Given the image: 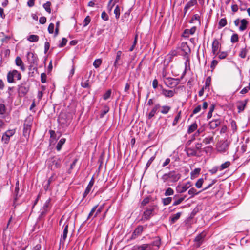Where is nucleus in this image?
Instances as JSON below:
<instances>
[{
  "label": "nucleus",
  "mask_w": 250,
  "mask_h": 250,
  "mask_svg": "<svg viewBox=\"0 0 250 250\" xmlns=\"http://www.w3.org/2000/svg\"><path fill=\"white\" fill-rule=\"evenodd\" d=\"M190 53V49L186 42H183L179 46L177 47V51H173V56L179 54L187 56Z\"/></svg>",
  "instance_id": "f257e3e1"
},
{
  "label": "nucleus",
  "mask_w": 250,
  "mask_h": 250,
  "mask_svg": "<svg viewBox=\"0 0 250 250\" xmlns=\"http://www.w3.org/2000/svg\"><path fill=\"white\" fill-rule=\"evenodd\" d=\"M32 121L33 119L31 117H28L25 119L23 125V135L26 139L29 137L31 132Z\"/></svg>",
  "instance_id": "f03ea898"
},
{
  "label": "nucleus",
  "mask_w": 250,
  "mask_h": 250,
  "mask_svg": "<svg viewBox=\"0 0 250 250\" xmlns=\"http://www.w3.org/2000/svg\"><path fill=\"white\" fill-rule=\"evenodd\" d=\"M21 74L17 70H16L9 71L7 75V82L9 83H14L15 79H17V80H20L21 79Z\"/></svg>",
  "instance_id": "7ed1b4c3"
},
{
  "label": "nucleus",
  "mask_w": 250,
  "mask_h": 250,
  "mask_svg": "<svg viewBox=\"0 0 250 250\" xmlns=\"http://www.w3.org/2000/svg\"><path fill=\"white\" fill-rule=\"evenodd\" d=\"M229 145V142L227 140L221 141L217 145V151L221 153L224 154L227 152Z\"/></svg>",
  "instance_id": "20e7f679"
},
{
  "label": "nucleus",
  "mask_w": 250,
  "mask_h": 250,
  "mask_svg": "<svg viewBox=\"0 0 250 250\" xmlns=\"http://www.w3.org/2000/svg\"><path fill=\"white\" fill-rule=\"evenodd\" d=\"M29 89V85L27 83H22L18 87V93L20 96H25Z\"/></svg>",
  "instance_id": "39448f33"
},
{
  "label": "nucleus",
  "mask_w": 250,
  "mask_h": 250,
  "mask_svg": "<svg viewBox=\"0 0 250 250\" xmlns=\"http://www.w3.org/2000/svg\"><path fill=\"white\" fill-rule=\"evenodd\" d=\"M155 208L154 206H151L149 208H147L146 210L144 211L143 219V220H148L154 214V211Z\"/></svg>",
  "instance_id": "423d86ee"
},
{
  "label": "nucleus",
  "mask_w": 250,
  "mask_h": 250,
  "mask_svg": "<svg viewBox=\"0 0 250 250\" xmlns=\"http://www.w3.org/2000/svg\"><path fill=\"white\" fill-rule=\"evenodd\" d=\"M131 250H154L152 246L147 244L134 246Z\"/></svg>",
  "instance_id": "0eeeda50"
},
{
  "label": "nucleus",
  "mask_w": 250,
  "mask_h": 250,
  "mask_svg": "<svg viewBox=\"0 0 250 250\" xmlns=\"http://www.w3.org/2000/svg\"><path fill=\"white\" fill-rule=\"evenodd\" d=\"M15 134L14 130H9L7 131L2 136V141L5 144H8L10 140L11 136H12Z\"/></svg>",
  "instance_id": "6e6552de"
},
{
  "label": "nucleus",
  "mask_w": 250,
  "mask_h": 250,
  "mask_svg": "<svg viewBox=\"0 0 250 250\" xmlns=\"http://www.w3.org/2000/svg\"><path fill=\"white\" fill-rule=\"evenodd\" d=\"M50 165L51 166V169L54 166V168H58L61 167V159L57 157H53L49 160Z\"/></svg>",
  "instance_id": "1a4fd4ad"
},
{
  "label": "nucleus",
  "mask_w": 250,
  "mask_h": 250,
  "mask_svg": "<svg viewBox=\"0 0 250 250\" xmlns=\"http://www.w3.org/2000/svg\"><path fill=\"white\" fill-rule=\"evenodd\" d=\"M206 235L205 232H202L199 234L195 239V245L197 247L200 246L204 240V238Z\"/></svg>",
  "instance_id": "9d476101"
},
{
  "label": "nucleus",
  "mask_w": 250,
  "mask_h": 250,
  "mask_svg": "<svg viewBox=\"0 0 250 250\" xmlns=\"http://www.w3.org/2000/svg\"><path fill=\"white\" fill-rule=\"evenodd\" d=\"M220 46V43L219 41L215 39L212 44V53L213 55L214 56V58H215L217 54V51L219 48Z\"/></svg>",
  "instance_id": "9b49d317"
},
{
  "label": "nucleus",
  "mask_w": 250,
  "mask_h": 250,
  "mask_svg": "<svg viewBox=\"0 0 250 250\" xmlns=\"http://www.w3.org/2000/svg\"><path fill=\"white\" fill-rule=\"evenodd\" d=\"M221 121L220 119H215L208 123V126L211 129H214L221 125Z\"/></svg>",
  "instance_id": "f8f14e48"
},
{
  "label": "nucleus",
  "mask_w": 250,
  "mask_h": 250,
  "mask_svg": "<svg viewBox=\"0 0 250 250\" xmlns=\"http://www.w3.org/2000/svg\"><path fill=\"white\" fill-rule=\"evenodd\" d=\"M162 179L164 182L167 183L169 185V183L172 181V172H169L164 174L162 177Z\"/></svg>",
  "instance_id": "ddd939ff"
},
{
  "label": "nucleus",
  "mask_w": 250,
  "mask_h": 250,
  "mask_svg": "<svg viewBox=\"0 0 250 250\" xmlns=\"http://www.w3.org/2000/svg\"><path fill=\"white\" fill-rule=\"evenodd\" d=\"M14 195L15 196L14 205L16 204V202L17 199L21 196V194H19V182L17 181L16 183L15 188L14 192Z\"/></svg>",
  "instance_id": "4468645a"
},
{
  "label": "nucleus",
  "mask_w": 250,
  "mask_h": 250,
  "mask_svg": "<svg viewBox=\"0 0 250 250\" xmlns=\"http://www.w3.org/2000/svg\"><path fill=\"white\" fill-rule=\"evenodd\" d=\"M143 229L144 227L142 226H138V227L136 228V229L133 232L131 238L135 239L136 238H137L139 235H140L142 233L143 230Z\"/></svg>",
  "instance_id": "2eb2a0df"
},
{
  "label": "nucleus",
  "mask_w": 250,
  "mask_h": 250,
  "mask_svg": "<svg viewBox=\"0 0 250 250\" xmlns=\"http://www.w3.org/2000/svg\"><path fill=\"white\" fill-rule=\"evenodd\" d=\"M94 183V180L93 178H92L91 179V180L90 181V182H89V184H88L87 188H86L85 191L83 193V198H85L87 195V194L89 193L92 186H93Z\"/></svg>",
  "instance_id": "dca6fc26"
},
{
  "label": "nucleus",
  "mask_w": 250,
  "mask_h": 250,
  "mask_svg": "<svg viewBox=\"0 0 250 250\" xmlns=\"http://www.w3.org/2000/svg\"><path fill=\"white\" fill-rule=\"evenodd\" d=\"M149 244L151 245L152 248L154 249V250H155V249H158L159 247L161 244V240L160 238L156 237L154 239V241L152 243Z\"/></svg>",
  "instance_id": "f3484780"
},
{
  "label": "nucleus",
  "mask_w": 250,
  "mask_h": 250,
  "mask_svg": "<svg viewBox=\"0 0 250 250\" xmlns=\"http://www.w3.org/2000/svg\"><path fill=\"white\" fill-rule=\"evenodd\" d=\"M247 100H245L243 101H240L238 103V104L237 105V108L238 110V112H241L243 111L247 104Z\"/></svg>",
  "instance_id": "a211bd4d"
},
{
  "label": "nucleus",
  "mask_w": 250,
  "mask_h": 250,
  "mask_svg": "<svg viewBox=\"0 0 250 250\" xmlns=\"http://www.w3.org/2000/svg\"><path fill=\"white\" fill-rule=\"evenodd\" d=\"M186 151L188 156H195L197 154V150L194 147H187Z\"/></svg>",
  "instance_id": "6ab92c4d"
},
{
  "label": "nucleus",
  "mask_w": 250,
  "mask_h": 250,
  "mask_svg": "<svg viewBox=\"0 0 250 250\" xmlns=\"http://www.w3.org/2000/svg\"><path fill=\"white\" fill-rule=\"evenodd\" d=\"M27 58L30 63H34L36 62V57L32 52H28L27 55Z\"/></svg>",
  "instance_id": "aec40b11"
},
{
  "label": "nucleus",
  "mask_w": 250,
  "mask_h": 250,
  "mask_svg": "<svg viewBox=\"0 0 250 250\" xmlns=\"http://www.w3.org/2000/svg\"><path fill=\"white\" fill-rule=\"evenodd\" d=\"M15 63L17 66L20 67L21 70H22V71H24L25 70V68L22 61L20 57H17L16 58Z\"/></svg>",
  "instance_id": "412c9836"
},
{
  "label": "nucleus",
  "mask_w": 250,
  "mask_h": 250,
  "mask_svg": "<svg viewBox=\"0 0 250 250\" xmlns=\"http://www.w3.org/2000/svg\"><path fill=\"white\" fill-rule=\"evenodd\" d=\"M68 224L65 223L63 225V234L62 236V240L63 241H65L68 233Z\"/></svg>",
  "instance_id": "4be33fe9"
},
{
  "label": "nucleus",
  "mask_w": 250,
  "mask_h": 250,
  "mask_svg": "<svg viewBox=\"0 0 250 250\" xmlns=\"http://www.w3.org/2000/svg\"><path fill=\"white\" fill-rule=\"evenodd\" d=\"M197 3V0H191L186 5L184 10L186 12L191 7L193 6Z\"/></svg>",
  "instance_id": "5701e85b"
},
{
  "label": "nucleus",
  "mask_w": 250,
  "mask_h": 250,
  "mask_svg": "<svg viewBox=\"0 0 250 250\" xmlns=\"http://www.w3.org/2000/svg\"><path fill=\"white\" fill-rule=\"evenodd\" d=\"M202 191H197V190L194 188H191L188 191V193L190 195L189 198H193L195 195H198Z\"/></svg>",
  "instance_id": "b1692460"
},
{
  "label": "nucleus",
  "mask_w": 250,
  "mask_h": 250,
  "mask_svg": "<svg viewBox=\"0 0 250 250\" xmlns=\"http://www.w3.org/2000/svg\"><path fill=\"white\" fill-rule=\"evenodd\" d=\"M212 133V136H209L205 137L203 140V143L206 145L212 143L214 140L213 135H214L215 133L213 132Z\"/></svg>",
  "instance_id": "393cba45"
},
{
  "label": "nucleus",
  "mask_w": 250,
  "mask_h": 250,
  "mask_svg": "<svg viewBox=\"0 0 250 250\" xmlns=\"http://www.w3.org/2000/svg\"><path fill=\"white\" fill-rule=\"evenodd\" d=\"M198 127V125L196 122H194L192 123L191 125H190L188 127V134H190L195 131Z\"/></svg>",
  "instance_id": "a878e982"
},
{
  "label": "nucleus",
  "mask_w": 250,
  "mask_h": 250,
  "mask_svg": "<svg viewBox=\"0 0 250 250\" xmlns=\"http://www.w3.org/2000/svg\"><path fill=\"white\" fill-rule=\"evenodd\" d=\"M66 141V139L65 138H61L60 141L58 142L57 146H56V149L58 151H60L62 146L64 144L65 142Z\"/></svg>",
  "instance_id": "bb28decb"
},
{
  "label": "nucleus",
  "mask_w": 250,
  "mask_h": 250,
  "mask_svg": "<svg viewBox=\"0 0 250 250\" xmlns=\"http://www.w3.org/2000/svg\"><path fill=\"white\" fill-rule=\"evenodd\" d=\"M240 22L241 25L239 27V30L241 31H243L246 29L248 22L246 19H243L240 21Z\"/></svg>",
  "instance_id": "cd10ccee"
},
{
  "label": "nucleus",
  "mask_w": 250,
  "mask_h": 250,
  "mask_svg": "<svg viewBox=\"0 0 250 250\" xmlns=\"http://www.w3.org/2000/svg\"><path fill=\"white\" fill-rule=\"evenodd\" d=\"M188 67H189V60L188 58H187L185 62V69L183 71L181 76H180L181 79H182L184 76L185 75L186 71L188 70Z\"/></svg>",
  "instance_id": "c85d7f7f"
},
{
  "label": "nucleus",
  "mask_w": 250,
  "mask_h": 250,
  "mask_svg": "<svg viewBox=\"0 0 250 250\" xmlns=\"http://www.w3.org/2000/svg\"><path fill=\"white\" fill-rule=\"evenodd\" d=\"M50 203V199L47 200L46 201V202H45V203H44V205L43 206V209H44V211L42 212V213H41V215H43L44 214H45L48 208L49 207Z\"/></svg>",
  "instance_id": "c756f323"
},
{
  "label": "nucleus",
  "mask_w": 250,
  "mask_h": 250,
  "mask_svg": "<svg viewBox=\"0 0 250 250\" xmlns=\"http://www.w3.org/2000/svg\"><path fill=\"white\" fill-rule=\"evenodd\" d=\"M248 49H247L246 47L243 48L241 49L239 56L242 58H245L246 57L247 53H248Z\"/></svg>",
  "instance_id": "7c9ffc66"
},
{
  "label": "nucleus",
  "mask_w": 250,
  "mask_h": 250,
  "mask_svg": "<svg viewBox=\"0 0 250 250\" xmlns=\"http://www.w3.org/2000/svg\"><path fill=\"white\" fill-rule=\"evenodd\" d=\"M160 105L157 104L155 106V107L152 109V110L150 112L148 115V117L149 119L152 118L156 113L157 110L159 108Z\"/></svg>",
  "instance_id": "2f4dec72"
},
{
  "label": "nucleus",
  "mask_w": 250,
  "mask_h": 250,
  "mask_svg": "<svg viewBox=\"0 0 250 250\" xmlns=\"http://www.w3.org/2000/svg\"><path fill=\"white\" fill-rule=\"evenodd\" d=\"M201 171V168H195L194 170L191 171V178L194 179L197 176V175L200 173Z\"/></svg>",
  "instance_id": "473e14b6"
},
{
  "label": "nucleus",
  "mask_w": 250,
  "mask_h": 250,
  "mask_svg": "<svg viewBox=\"0 0 250 250\" xmlns=\"http://www.w3.org/2000/svg\"><path fill=\"white\" fill-rule=\"evenodd\" d=\"M196 30V27L195 26L192 27L190 29H186L184 31V34L189 35H193L195 33Z\"/></svg>",
  "instance_id": "72a5a7b5"
},
{
  "label": "nucleus",
  "mask_w": 250,
  "mask_h": 250,
  "mask_svg": "<svg viewBox=\"0 0 250 250\" xmlns=\"http://www.w3.org/2000/svg\"><path fill=\"white\" fill-rule=\"evenodd\" d=\"M39 36L36 35H31L28 38V40L32 42H37L39 40Z\"/></svg>",
  "instance_id": "f704fd0d"
},
{
  "label": "nucleus",
  "mask_w": 250,
  "mask_h": 250,
  "mask_svg": "<svg viewBox=\"0 0 250 250\" xmlns=\"http://www.w3.org/2000/svg\"><path fill=\"white\" fill-rule=\"evenodd\" d=\"M227 22L225 18L220 19L218 23V28L220 29L227 25Z\"/></svg>",
  "instance_id": "c9c22d12"
},
{
  "label": "nucleus",
  "mask_w": 250,
  "mask_h": 250,
  "mask_svg": "<svg viewBox=\"0 0 250 250\" xmlns=\"http://www.w3.org/2000/svg\"><path fill=\"white\" fill-rule=\"evenodd\" d=\"M109 110V107L107 106H104V109L101 111V113L100 115V118H103L104 116L108 112Z\"/></svg>",
  "instance_id": "e433bc0d"
},
{
  "label": "nucleus",
  "mask_w": 250,
  "mask_h": 250,
  "mask_svg": "<svg viewBox=\"0 0 250 250\" xmlns=\"http://www.w3.org/2000/svg\"><path fill=\"white\" fill-rule=\"evenodd\" d=\"M176 190L178 193H183L187 190L184 185H179L176 187Z\"/></svg>",
  "instance_id": "4c0bfd02"
},
{
  "label": "nucleus",
  "mask_w": 250,
  "mask_h": 250,
  "mask_svg": "<svg viewBox=\"0 0 250 250\" xmlns=\"http://www.w3.org/2000/svg\"><path fill=\"white\" fill-rule=\"evenodd\" d=\"M164 83L167 87H171L172 85V79L170 77L166 78L164 79Z\"/></svg>",
  "instance_id": "58836bf2"
},
{
  "label": "nucleus",
  "mask_w": 250,
  "mask_h": 250,
  "mask_svg": "<svg viewBox=\"0 0 250 250\" xmlns=\"http://www.w3.org/2000/svg\"><path fill=\"white\" fill-rule=\"evenodd\" d=\"M50 6H51V3L49 1L46 2L45 3H44L43 5V8L49 13H50L51 12V10L50 9Z\"/></svg>",
  "instance_id": "ea45409f"
},
{
  "label": "nucleus",
  "mask_w": 250,
  "mask_h": 250,
  "mask_svg": "<svg viewBox=\"0 0 250 250\" xmlns=\"http://www.w3.org/2000/svg\"><path fill=\"white\" fill-rule=\"evenodd\" d=\"M230 163L229 161H227L224 163L222 164L219 167V170H222L230 166Z\"/></svg>",
  "instance_id": "a19ab883"
},
{
  "label": "nucleus",
  "mask_w": 250,
  "mask_h": 250,
  "mask_svg": "<svg viewBox=\"0 0 250 250\" xmlns=\"http://www.w3.org/2000/svg\"><path fill=\"white\" fill-rule=\"evenodd\" d=\"M114 13L115 14V17L118 19L120 15V9L118 5H117L114 10Z\"/></svg>",
  "instance_id": "79ce46f5"
},
{
  "label": "nucleus",
  "mask_w": 250,
  "mask_h": 250,
  "mask_svg": "<svg viewBox=\"0 0 250 250\" xmlns=\"http://www.w3.org/2000/svg\"><path fill=\"white\" fill-rule=\"evenodd\" d=\"M204 183V179L203 178L199 179L195 183V186L198 188H200Z\"/></svg>",
  "instance_id": "37998d69"
},
{
  "label": "nucleus",
  "mask_w": 250,
  "mask_h": 250,
  "mask_svg": "<svg viewBox=\"0 0 250 250\" xmlns=\"http://www.w3.org/2000/svg\"><path fill=\"white\" fill-rule=\"evenodd\" d=\"M170 109H171L170 106H162L161 112L163 114H167L169 111Z\"/></svg>",
  "instance_id": "c03bdc74"
},
{
  "label": "nucleus",
  "mask_w": 250,
  "mask_h": 250,
  "mask_svg": "<svg viewBox=\"0 0 250 250\" xmlns=\"http://www.w3.org/2000/svg\"><path fill=\"white\" fill-rule=\"evenodd\" d=\"M162 93L166 97H170L172 96V90H166L164 89H163Z\"/></svg>",
  "instance_id": "a18cd8bd"
},
{
  "label": "nucleus",
  "mask_w": 250,
  "mask_h": 250,
  "mask_svg": "<svg viewBox=\"0 0 250 250\" xmlns=\"http://www.w3.org/2000/svg\"><path fill=\"white\" fill-rule=\"evenodd\" d=\"M200 16L198 14L194 15L190 20V23H194V21H196L198 23H200Z\"/></svg>",
  "instance_id": "49530a36"
},
{
  "label": "nucleus",
  "mask_w": 250,
  "mask_h": 250,
  "mask_svg": "<svg viewBox=\"0 0 250 250\" xmlns=\"http://www.w3.org/2000/svg\"><path fill=\"white\" fill-rule=\"evenodd\" d=\"M214 105L212 104L209 108V111L208 114V116H207L208 119H209L210 118H211V117L212 116V112L214 111Z\"/></svg>",
  "instance_id": "de8ad7c7"
},
{
  "label": "nucleus",
  "mask_w": 250,
  "mask_h": 250,
  "mask_svg": "<svg viewBox=\"0 0 250 250\" xmlns=\"http://www.w3.org/2000/svg\"><path fill=\"white\" fill-rule=\"evenodd\" d=\"M102 60L100 59H96L93 62V66L95 68H98L100 65L101 64Z\"/></svg>",
  "instance_id": "09e8293b"
},
{
  "label": "nucleus",
  "mask_w": 250,
  "mask_h": 250,
  "mask_svg": "<svg viewBox=\"0 0 250 250\" xmlns=\"http://www.w3.org/2000/svg\"><path fill=\"white\" fill-rule=\"evenodd\" d=\"M163 203L164 205H167L170 203L171 202V197H167L162 199Z\"/></svg>",
  "instance_id": "8fccbe9b"
},
{
  "label": "nucleus",
  "mask_w": 250,
  "mask_h": 250,
  "mask_svg": "<svg viewBox=\"0 0 250 250\" xmlns=\"http://www.w3.org/2000/svg\"><path fill=\"white\" fill-rule=\"evenodd\" d=\"M137 38H138V35H136L133 43H132V45L130 47V48L129 49L130 51H132L134 50V49L137 44Z\"/></svg>",
  "instance_id": "3c124183"
},
{
  "label": "nucleus",
  "mask_w": 250,
  "mask_h": 250,
  "mask_svg": "<svg viewBox=\"0 0 250 250\" xmlns=\"http://www.w3.org/2000/svg\"><path fill=\"white\" fill-rule=\"evenodd\" d=\"M91 21V18L90 16H87L83 21V26H86Z\"/></svg>",
  "instance_id": "603ef678"
},
{
  "label": "nucleus",
  "mask_w": 250,
  "mask_h": 250,
  "mask_svg": "<svg viewBox=\"0 0 250 250\" xmlns=\"http://www.w3.org/2000/svg\"><path fill=\"white\" fill-rule=\"evenodd\" d=\"M97 207L98 205H96L92 208L90 213L88 214L87 220L90 219L92 217V216L93 215V213L96 211Z\"/></svg>",
  "instance_id": "864d4df0"
},
{
  "label": "nucleus",
  "mask_w": 250,
  "mask_h": 250,
  "mask_svg": "<svg viewBox=\"0 0 250 250\" xmlns=\"http://www.w3.org/2000/svg\"><path fill=\"white\" fill-rule=\"evenodd\" d=\"M111 90H108L105 94L103 96V99L105 100H107L111 95Z\"/></svg>",
  "instance_id": "5fc2aeb1"
},
{
  "label": "nucleus",
  "mask_w": 250,
  "mask_h": 250,
  "mask_svg": "<svg viewBox=\"0 0 250 250\" xmlns=\"http://www.w3.org/2000/svg\"><path fill=\"white\" fill-rule=\"evenodd\" d=\"M6 112V107L4 104H0V114L3 115Z\"/></svg>",
  "instance_id": "6e6d98bb"
},
{
  "label": "nucleus",
  "mask_w": 250,
  "mask_h": 250,
  "mask_svg": "<svg viewBox=\"0 0 250 250\" xmlns=\"http://www.w3.org/2000/svg\"><path fill=\"white\" fill-rule=\"evenodd\" d=\"M238 41V36L236 34H233L231 38V42L232 43L236 42Z\"/></svg>",
  "instance_id": "4d7b16f0"
},
{
  "label": "nucleus",
  "mask_w": 250,
  "mask_h": 250,
  "mask_svg": "<svg viewBox=\"0 0 250 250\" xmlns=\"http://www.w3.org/2000/svg\"><path fill=\"white\" fill-rule=\"evenodd\" d=\"M81 86L83 88H88L89 87V80L82 81L81 82Z\"/></svg>",
  "instance_id": "13d9d810"
},
{
  "label": "nucleus",
  "mask_w": 250,
  "mask_h": 250,
  "mask_svg": "<svg viewBox=\"0 0 250 250\" xmlns=\"http://www.w3.org/2000/svg\"><path fill=\"white\" fill-rule=\"evenodd\" d=\"M104 205L101 206L98 208H97L96 213L94 215V218L96 217L97 216L100 214L103 210Z\"/></svg>",
  "instance_id": "bf43d9fd"
},
{
  "label": "nucleus",
  "mask_w": 250,
  "mask_h": 250,
  "mask_svg": "<svg viewBox=\"0 0 250 250\" xmlns=\"http://www.w3.org/2000/svg\"><path fill=\"white\" fill-rule=\"evenodd\" d=\"M185 196H183L182 197H180L179 199H178L177 200H175L173 203V205H177L179 204H180L185 198Z\"/></svg>",
  "instance_id": "052dcab7"
},
{
  "label": "nucleus",
  "mask_w": 250,
  "mask_h": 250,
  "mask_svg": "<svg viewBox=\"0 0 250 250\" xmlns=\"http://www.w3.org/2000/svg\"><path fill=\"white\" fill-rule=\"evenodd\" d=\"M55 180V178L53 176H51L48 180L47 186L45 187V188L46 190H47L48 188V187L51 184V183Z\"/></svg>",
  "instance_id": "680f3d73"
},
{
  "label": "nucleus",
  "mask_w": 250,
  "mask_h": 250,
  "mask_svg": "<svg viewBox=\"0 0 250 250\" xmlns=\"http://www.w3.org/2000/svg\"><path fill=\"white\" fill-rule=\"evenodd\" d=\"M112 1H111L110 0L109 2H108V6H107V10L109 12H110L112 10V9L113 7L114 6L115 3L113 2V3H112Z\"/></svg>",
  "instance_id": "e2e57ef3"
},
{
  "label": "nucleus",
  "mask_w": 250,
  "mask_h": 250,
  "mask_svg": "<svg viewBox=\"0 0 250 250\" xmlns=\"http://www.w3.org/2000/svg\"><path fill=\"white\" fill-rule=\"evenodd\" d=\"M67 40L65 38H63L62 40V42L59 44V47H62L64 46L67 43Z\"/></svg>",
  "instance_id": "0e129e2a"
},
{
  "label": "nucleus",
  "mask_w": 250,
  "mask_h": 250,
  "mask_svg": "<svg viewBox=\"0 0 250 250\" xmlns=\"http://www.w3.org/2000/svg\"><path fill=\"white\" fill-rule=\"evenodd\" d=\"M54 25L53 23H50L48 27V32L50 34H52L54 32Z\"/></svg>",
  "instance_id": "69168bd1"
},
{
  "label": "nucleus",
  "mask_w": 250,
  "mask_h": 250,
  "mask_svg": "<svg viewBox=\"0 0 250 250\" xmlns=\"http://www.w3.org/2000/svg\"><path fill=\"white\" fill-rule=\"evenodd\" d=\"M101 18L103 20L106 21L108 20V16L105 11H103L101 14Z\"/></svg>",
  "instance_id": "338daca9"
},
{
  "label": "nucleus",
  "mask_w": 250,
  "mask_h": 250,
  "mask_svg": "<svg viewBox=\"0 0 250 250\" xmlns=\"http://www.w3.org/2000/svg\"><path fill=\"white\" fill-rule=\"evenodd\" d=\"M41 82L45 83L46 82V75L45 73H42L41 75Z\"/></svg>",
  "instance_id": "774afa93"
}]
</instances>
